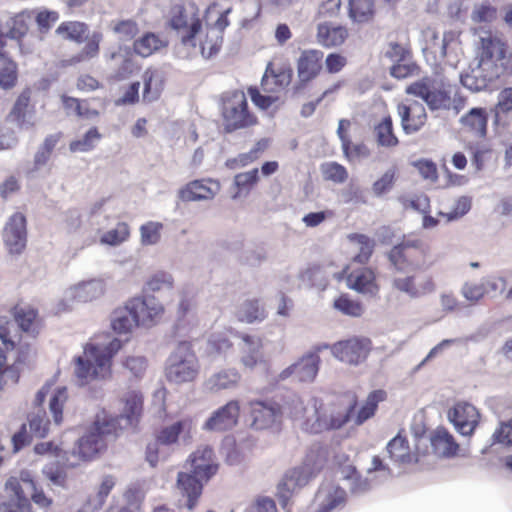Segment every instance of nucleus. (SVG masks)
Instances as JSON below:
<instances>
[{"label": "nucleus", "instance_id": "1", "mask_svg": "<svg viewBox=\"0 0 512 512\" xmlns=\"http://www.w3.org/2000/svg\"><path fill=\"white\" fill-rule=\"evenodd\" d=\"M504 21L512 29V4L504 7ZM477 59L476 66L460 76L462 85L472 92L483 91L494 80L512 74V51L496 37H481Z\"/></svg>", "mask_w": 512, "mask_h": 512}, {"label": "nucleus", "instance_id": "2", "mask_svg": "<svg viewBox=\"0 0 512 512\" xmlns=\"http://www.w3.org/2000/svg\"><path fill=\"white\" fill-rule=\"evenodd\" d=\"M121 425L117 419L106 413L97 414L93 424L86 433L80 437L72 450L64 452V465L70 468L77 467L81 462L94 459L106 449L110 441L118 436Z\"/></svg>", "mask_w": 512, "mask_h": 512}, {"label": "nucleus", "instance_id": "3", "mask_svg": "<svg viewBox=\"0 0 512 512\" xmlns=\"http://www.w3.org/2000/svg\"><path fill=\"white\" fill-rule=\"evenodd\" d=\"M190 471L179 472L177 487L185 500V507L193 510L202 494L203 481L207 482L218 469L214 462V451L210 446L198 448L190 456Z\"/></svg>", "mask_w": 512, "mask_h": 512}, {"label": "nucleus", "instance_id": "4", "mask_svg": "<svg viewBox=\"0 0 512 512\" xmlns=\"http://www.w3.org/2000/svg\"><path fill=\"white\" fill-rule=\"evenodd\" d=\"M121 340L114 338L105 346L87 344L83 355L75 358V375L81 385L104 378L110 372L111 359L120 350Z\"/></svg>", "mask_w": 512, "mask_h": 512}, {"label": "nucleus", "instance_id": "5", "mask_svg": "<svg viewBox=\"0 0 512 512\" xmlns=\"http://www.w3.org/2000/svg\"><path fill=\"white\" fill-rule=\"evenodd\" d=\"M168 23L171 29L176 31L184 46L196 47V36L202 29V22L195 3L185 1L172 5Z\"/></svg>", "mask_w": 512, "mask_h": 512}, {"label": "nucleus", "instance_id": "6", "mask_svg": "<svg viewBox=\"0 0 512 512\" xmlns=\"http://www.w3.org/2000/svg\"><path fill=\"white\" fill-rule=\"evenodd\" d=\"M322 467L314 460V453L307 454L302 465L287 470L277 484L276 495L282 508H286L292 496L305 487Z\"/></svg>", "mask_w": 512, "mask_h": 512}, {"label": "nucleus", "instance_id": "7", "mask_svg": "<svg viewBox=\"0 0 512 512\" xmlns=\"http://www.w3.org/2000/svg\"><path fill=\"white\" fill-rule=\"evenodd\" d=\"M199 370V361L192 345L181 342L166 361L165 375L169 382L182 384L193 381Z\"/></svg>", "mask_w": 512, "mask_h": 512}, {"label": "nucleus", "instance_id": "8", "mask_svg": "<svg viewBox=\"0 0 512 512\" xmlns=\"http://www.w3.org/2000/svg\"><path fill=\"white\" fill-rule=\"evenodd\" d=\"M222 117L224 129L230 133L247 128L256 122V118L248 110V102L243 91L227 92L222 100Z\"/></svg>", "mask_w": 512, "mask_h": 512}, {"label": "nucleus", "instance_id": "9", "mask_svg": "<svg viewBox=\"0 0 512 512\" xmlns=\"http://www.w3.org/2000/svg\"><path fill=\"white\" fill-rule=\"evenodd\" d=\"M406 93L421 98L431 111L450 110L452 107V90L449 84L424 78L410 84Z\"/></svg>", "mask_w": 512, "mask_h": 512}, {"label": "nucleus", "instance_id": "10", "mask_svg": "<svg viewBox=\"0 0 512 512\" xmlns=\"http://www.w3.org/2000/svg\"><path fill=\"white\" fill-rule=\"evenodd\" d=\"M368 474L379 473V479L372 480L361 476L356 467L348 465L342 468V479L346 482L352 495L359 496L367 493L375 484H379L392 476V471L379 456L372 458L371 467L367 469Z\"/></svg>", "mask_w": 512, "mask_h": 512}, {"label": "nucleus", "instance_id": "11", "mask_svg": "<svg viewBox=\"0 0 512 512\" xmlns=\"http://www.w3.org/2000/svg\"><path fill=\"white\" fill-rule=\"evenodd\" d=\"M36 487L29 471H22L20 478L10 477L5 490L10 495L9 501L0 505V512H31L28 492Z\"/></svg>", "mask_w": 512, "mask_h": 512}, {"label": "nucleus", "instance_id": "12", "mask_svg": "<svg viewBox=\"0 0 512 512\" xmlns=\"http://www.w3.org/2000/svg\"><path fill=\"white\" fill-rule=\"evenodd\" d=\"M321 406L322 403L317 398L308 397L307 400H304L301 396L291 393L284 398L283 404L280 405L281 416H288L305 431L306 422L316 417L317 410Z\"/></svg>", "mask_w": 512, "mask_h": 512}, {"label": "nucleus", "instance_id": "13", "mask_svg": "<svg viewBox=\"0 0 512 512\" xmlns=\"http://www.w3.org/2000/svg\"><path fill=\"white\" fill-rule=\"evenodd\" d=\"M323 52L310 49L302 51L297 59V82L292 87L293 96L304 90L307 84L313 81L322 70Z\"/></svg>", "mask_w": 512, "mask_h": 512}, {"label": "nucleus", "instance_id": "14", "mask_svg": "<svg viewBox=\"0 0 512 512\" xmlns=\"http://www.w3.org/2000/svg\"><path fill=\"white\" fill-rule=\"evenodd\" d=\"M330 349L332 355L339 361L356 366L368 357L371 341L368 338L353 337L336 342Z\"/></svg>", "mask_w": 512, "mask_h": 512}, {"label": "nucleus", "instance_id": "15", "mask_svg": "<svg viewBox=\"0 0 512 512\" xmlns=\"http://www.w3.org/2000/svg\"><path fill=\"white\" fill-rule=\"evenodd\" d=\"M328 344H324L317 348L316 351L308 352L303 355L297 362L282 370L278 376L279 380H286L294 377L299 382H312L318 374L320 365V356L318 351L328 348Z\"/></svg>", "mask_w": 512, "mask_h": 512}, {"label": "nucleus", "instance_id": "16", "mask_svg": "<svg viewBox=\"0 0 512 512\" xmlns=\"http://www.w3.org/2000/svg\"><path fill=\"white\" fill-rule=\"evenodd\" d=\"M240 416V403L230 400L214 410L202 425V430L209 432H226L237 426Z\"/></svg>", "mask_w": 512, "mask_h": 512}, {"label": "nucleus", "instance_id": "17", "mask_svg": "<svg viewBox=\"0 0 512 512\" xmlns=\"http://www.w3.org/2000/svg\"><path fill=\"white\" fill-rule=\"evenodd\" d=\"M249 426L254 430H265L281 417L280 405L271 400L249 401Z\"/></svg>", "mask_w": 512, "mask_h": 512}, {"label": "nucleus", "instance_id": "18", "mask_svg": "<svg viewBox=\"0 0 512 512\" xmlns=\"http://www.w3.org/2000/svg\"><path fill=\"white\" fill-rule=\"evenodd\" d=\"M127 304L137 326H153L164 312L163 305L152 295L134 297Z\"/></svg>", "mask_w": 512, "mask_h": 512}, {"label": "nucleus", "instance_id": "19", "mask_svg": "<svg viewBox=\"0 0 512 512\" xmlns=\"http://www.w3.org/2000/svg\"><path fill=\"white\" fill-rule=\"evenodd\" d=\"M3 241L10 254L19 255L27 244V221L20 213L12 214L3 229Z\"/></svg>", "mask_w": 512, "mask_h": 512}, {"label": "nucleus", "instance_id": "20", "mask_svg": "<svg viewBox=\"0 0 512 512\" xmlns=\"http://www.w3.org/2000/svg\"><path fill=\"white\" fill-rule=\"evenodd\" d=\"M315 512H337L342 510L347 503V492L344 488L335 483H323L316 495Z\"/></svg>", "mask_w": 512, "mask_h": 512}, {"label": "nucleus", "instance_id": "21", "mask_svg": "<svg viewBox=\"0 0 512 512\" xmlns=\"http://www.w3.org/2000/svg\"><path fill=\"white\" fill-rule=\"evenodd\" d=\"M392 287L411 299L421 298L436 290L432 277L425 276L418 281V277L414 274L394 277L392 279Z\"/></svg>", "mask_w": 512, "mask_h": 512}, {"label": "nucleus", "instance_id": "22", "mask_svg": "<svg viewBox=\"0 0 512 512\" xmlns=\"http://www.w3.org/2000/svg\"><path fill=\"white\" fill-rule=\"evenodd\" d=\"M448 418L458 433L470 436L478 424L479 413L472 404L459 402L449 410Z\"/></svg>", "mask_w": 512, "mask_h": 512}, {"label": "nucleus", "instance_id": "23", "mask_svg": "<svg viewBox=\"0 0 512 512\" xmlns=\"http://www.w3.org/2000/svg\"><path fill=\"white\" fill-rule=\"evenodd\" d=\"M350 418V409L345 412L332 413L329 416L320 413L317 410L316 417L306 422L305 431L312 434H318L327 430H336L343 427Z\"/></svg>", "mask_w": 512, "mask_h": 512}, {"label": "nucleus", "instance_id": "24", "mask_svg": "<svg viewBox=\"0 0 512 512\" xmlns=\"http://www.w3.org/2000/svg\"><path fill=\"white\" fill-rule=\"evenodd\" d=\"M105 289L106 284L103 279H91L82 281L69 288L66 295L77 302L87 303L100 298L104 294Z\"/></svg>", "mask_w": 512, "mask_h": 512}, {"label": "nucleus", "instance_id": "25", "mask_svg": "<svg viewBox=\"0 0 512 512\" xmlns=\"http://www.w3.org/2000/svg\"><path fill=\"white\" fill-rule=\"evenodd\" d=\"M214 184L218 187V183L212 180H193L179 189L177 197L182 202H195L202 200L212 199L216 191H214L208 184Z\"/></svg>", "mask_w": 512, "mask_h": 512}, {"label": "nucleus", "instance_id": "26", "mask_svg": "<svg viewBox=\"0 0 512 512\" xmlns=\"http://www.w3.org/2000/svg\"><path fill=\"white\" fill-rule=\"evenodd\" d=\"M239 338L242 341L240 345L241 363L252 369L263 361L262 341L259 337L246 333H241Z\"/></svg>", "mask_w": 512, "mask_h": 512}, {"label": "nucleus", "instance_id": "27", "mask_svg": "<svg viewBox=\"0 0 512 512\" xmlns=\"http://www.w3.org/2000/svg\"><path fill=\"white\" fill-rule=\"evenodd\" d=\"M430 443L434 454L441 458L455 456L459 448L453 436L443 427H438L431 433Z\"/></svg>", "mask_w": 512, "mask_h": 512}, {"label": "nucleus", "instance_id": "28", "mask_svg": "<svg viewBox=\"0 0 512 512\" xmlns=\"http://www.w3.org/2000/svg\"><path fill=\"white\" fill-rule=\"evenodd\" d=\"M386 451L390 460L396 465L417 462V459L411 453L407 438L403 437L400 433L387 443Z\"/></svg>", "mask_w": 512, "mask_h": 512}, {"label": "nucleus", "instance_id": "29", "mask_svg": "<svg viewBox=\"0 0 512 512\" xmlns=\"http://www.w3.org/2000/svg\"><path fill=\"white\" fill-rule=\"evenodd\" d=\"M488 115L485 108L474 107L460 118L464 129L476 137L484 138L487 134Z\"/></svg>", "mask_w": 512, "mask_h": 512}, {"label": "nucleus", "instance_id": "30", "mask_svg": "<svg viewBox=\"0 0 512 512\" xmlns=\"http://www.w3.org/2000/svg\"><path fill=\"white\" fill-rule=\"evenodd\" d=\"M347 284L358 293L371 297L379 291L373 271L367 268L352 272L347 278Z\"/></svg>", "mask_w": 512, "mask_h": 512}, {"label": "nucleus", "instance_id": "31", "mask_svg": "<svg viewBox=\"0 0 512 512\" xmlns=\"http://www.w3.org/2000/svg\"><path fill=\"white\" fill-rule=\"evenodd\" d=\"M143 400L142 396L136 392H131L127 395L125 400V406L123 409V413L113 417V419H117L118 423L121 425V428H118V432L128 426L134 425L142 412Z\"/></svg>", "mask_w": 512, "mask_h": 512}, {"label": "nucleus", "instance_id": "32", "mask_svg": "<svg viewBox=\"0 0 512 512\" xmlns=\"http://www.w3.org/2000/svg\"><path fill=\"white\" fill-rule=\"evenodd\" d=\"M34 14V10L25 9L11 17L6 22L8 28L5 32L6 37L20 41L28 33Z\"/></svg>", "mask_w": 512, "mask_h": 512}, {"label": "nucleus", "instance_id": "33", "mask_svg": "<svg viewBox=\"0 0 512 512\" xmlns=\"http://www.w3.org/2000/svg\"><path fill=\"white\" fill-rule=\"evenodd\" d=\"M241 375L236 369H223L212 374L204 383L206 390L218 392L225 389H231L237 386Z\"/></svg>", "mask_w": 512, "mask_h": 512}, {"label": "nucleus", "instance_id": "34", "mask_svg": "<svg viewBox=\"0 0 512 512\" xmlns=\"http://www.w3.org/2000/svg\"><path fill=\"white\" fill-rule=\"evenodd\" d=\"M348 31L343 26L321 23L317 27V41L324 47H336L345 42Z\"/></svg>", "mask_w": 512, "mask_h": 512}, {"label": "nucleus", "instance_id": "35", "mask_svg": "<svg viewBox=\"0 0 512 512\" xmlns=\"http://www.w3.org/2000/svg\"><path fill=\"white\" fill-rule=\"evenodd\" d=\"M143 100L145 102L156 101L163 90L164 80L161 72L154 69H147L143 76Z\"/></svg>", "mask_w": 512, "mask_h": 512}, {"label": "nucleus", "instance_id": "36", "mask_svg": "<svg viewBox=\"0 0 512 512\" xmlns=\"http://www.w3.org/2000/svg\"><path fill=\"white\" fill-rule=\"evenodd\" d=\"M239 321L248 324L262 322L266 318V311L258 299H247L243 301L236 312Z\"/></svg>", "mask_w": 512, "mask_h": 512}, {"label": "nucleus", "instance_id": "37", "mask_svg": "<svg viewBox=\"0 0 512 512\" xmlns=\"http://www.w3.org/2000/svg\"><path fill=\"white\" fill-rule=\"evenodd\" d=\"M88 25L79 21L62 22L55 30L61 38L81 44L88 35Z\"/></svg>", "mask_w": 512, "mask_h": 512}, {"label": "nucleus", "instance_id": "38", "mask_svg": "<svg viewBox=\"0 0 512 512\" xmlns=\"http://www.w3.org/2000/svg\"><path fill=\"white\" fill-rule=\"evenodd\" d=\"M30 102V95L28 92H23L19 95L13 105L12 110L8 115V119L21 129H29L33 126V122L27 119V108Z\"/></svg>", "mask_w": 512, "mask_h": 512}, {"label": "nucleus", "instance_id": "39", "mask_svg": "<svg viewBox=\"0 0 512 512\" xmlns=\"http://www.w3.org/2000/svg\"><path fill=\"white\" fill-rule=\"evenodd\" d=\"M166 43L155 33L147 32L133 43L134 52L141 57H148L158 51Z\"/></svg>", "mask_w": 512, "mask_h": 512}, {"label": "nucleus", "instance_id": "40", "mask_svg": "<svg viewBox=\"0 0 512 512\" xmlns=\"http://www.w3.org/2000/svg\"><path fill=\"white\" fill-rule=\"evenodd\" d=\"M134 326H137L136 318L127 303L125 307L118 308L113 312L111 327L116 333L127 334Z\"/></svg>", "mask_w": 512, "mask_h": 512}, {"label": "nucleus", "instance_id": "41", "mask_svg": "<svg viewBox=\"0 0 512 512\" xmlns=\"http://www.w3.org/2000/svg\"><path fill=\"white\" fill-rule=\"evenodd\" d=\"M386 397L387 393L381 389L370 392L356 416L355 423L361 425L371 418L375 414L378 404L384 401Z\"/></svg>", "mask_w": 512, "mask_h": 512}, {"label": "nucleus", "instance_id": "42", "mask_svg": "<svg viewBox=\"0 0 512 512\" xmlns=\"http://www.w3.org/2000/svg\"><path fill=\"white\" fill-rule=\"evenodd\" d=\"M374 0H349V17L357 23H366L374 15Z\"/></svg>", "mask_w": 512, "mask_h": 512}, {"label": "nucleus", "instance_id": "43", "mask_svg": "<svg viewBox=\"0 0 512 512\" xmlns=\"http://www.w3.org/2000/svg\"><path fill=\"white\" fill-rule=\"evenodd\" d=\"M375 135L377 143L383 147H395L398 145V138L393 131V122L390 116L384 117L382 121L375 126Z\"/></svg>", "mask_w": 512, "mask_h": 512}, {"label": "nucleus", "instance_id": "44", "mask_svg": "<svg viewBox=\"0 0 512 512\" xmlns=\"http://www.w3.org/2000/svg\"><path fill=\"white\" fill-rule=\"evenodd\" d=\"M259 180V171L257 168H254L247 172L238 173L234 177V185L238 189L235 194L232 195V199H237L241 197L242 194H249L252 187Z\"/></svg>", "mask_w": 512, "mask_h": 512}, {"label": "nucleus", "instance_id": "45", "mask_svg": "<svg viewBox=\"0 0 512 512\" xmlns=\"http://www.w3.org/2000/svg\"><path fill=\"white\" fill-rule=\"evenodd\" d=\"M28 422L30 433L36 438H44L47 436L49 431V420L46 417V412L43 409H37L36 411L28 415Z\"/></svg>", "mask_w": 512, "mask_h": 512}, {"label": "nucleus", "instance_id": "46", "mask_svg": "<svg viewBox=\"0 0 512 512\" xmlns=\"http://www.w3.org/2000/svg\"><path fill=\"white\" fill-rule=\"evenodd\" d=\"M17 81V66L5 55L0 56V87L10 89Z\"/></svg>", "mask_w": 512, "mask_h": 512}, {"label": "nucleus", "instance_id": "47", "mask_svg": "<svg viewBox=\"0 0 512 512\" xmlns=\"http://www.w3.org/2000/svg\"><path fill=\"white\" fill-rule=\"evenodd\" d=\"M387 258L394 270L400 273L405 272L409 267L414 265L408 251L403 250V247H399L396 244H394L392 249L387 253Z\"/></svg>", "mask_w": 512, "mask_h": 512}, {"label": "nucleus", "instance_id": "48", "mask_svg": "<svg viewBox=\"0 0 512 512\" xmlns=\"http://www.w3.org/2000/svg\"><path fill=\"white\" fill-rule=\"evenodd\" d=\"M460 294L470 305H475L484 298L487 294V289L485 283H482V280L480 283L466 281L460 288Z\"/></svg>", "mask_w": 512, "mask_h": 512}, {"label": "nucleus", "instance_id": "49", "mask_svg": "<svg viewBox=\"0 0 512 512\" xmlns=\"http://www.w3.org/2000/svg\"><path fill=\"white\" fill-rule=\"evenodd\" d=\"M103 39L101 32L95 31L90 36H86V44L75 57L76 61H85L95 58L99 54L100 43Z\"/></svg>", "mask_w": 512, "mask_h": 512}, {"label": "nucleus", "instance_id": "50", "mask_svg": "<svg viewBox=\"0 0 512 512\" xmlns=\"http://www.w3.org/2000/svg\"><path fill=\"white\" fill-rule=\"evenodd\" d=\"M101 135L96 127H91L81 139L72 141L69 148L72 152L91 151L100 140Z\"/></svg>", "mask_w": 512, "mask_h": 512}, {"label": "nucleus", "instance_id": "51", "mask_svg": "<svg viewBox=\"0 0 512 512\" xmlns=\"http://www.w3.org/2000/svg\"><path fill=\"white\" fill-rule=\"evenodd\" d=\"M396 170L388 169L378 180L372 184V193L375 197L381 198L389 193L395 184Z\"/></svg>", "mask_w": 512, "mask_h": 512}, {"label": "nucleus", "instance_id": "52", "mask_svg": "<svg viewBox=\"0 0 512 512\" xmlns=\"http://www.w3.org/2000/svg\"><path fill=\"white\" fill-rule=\"evenodd\" d=\"M59 18L60 15L57 11L48 9L36 12L33 17L37 25V30L41 35L47 34Z\"/></svg>", "mask_w": 512, "mask_h": 512}, {"label": "nucleus", "instance_id": "53", "mask_svg": "<svg viewBox=\"0 0 512 512\" xmlns=\"http://www.w3.org/2000/svg\"><path fill=\"white\" fill-rule=\"evenodd\" d=\"M163 224L149 221L140 227L141 243L145 246L155 245L160 241Z\"/></svg>", "mask_w": 512, "mask_h": 512}, {"label": "nucleus", "instance_id": "54", "mask_svg": "<svg viewBox=\"0 0 512 512\" xmlns=\"http://www.w3.org/2000/svg\"><path fill=\"white\" fill-rule=\"evenodd\" d=\"M67 388L58 387L49 401V408L53 415L54 422L58 425L62 421L63 404L67 400Z\"/></svg>", "mask_w": 512, "mask_h": 512}, {"label": "nucleus", "instance_id": "55", "mask_svg": "<svg viewBox=\"0 0 512 512\" xmlns=\"http://www.w3.org/2000/svg\"><path fill=\"white\" fill-rule=\"evenodd\" d=\"M501 113H512V87L504 88L498 95V103L494 110V124L502 123Z\"/></svg>", "mask_w": 512, "mask_h": 512}, {"label": "nucleus", "instance_id": "56", "mask_svg": "<svg viewBox=\"0 0 512 512\" xmlns=\"http://www.w3.org/2000/svg\"><path fill=\"white\" fill-rule=\"evenodd\" d=\"M334 307L345 315L360 317L364 313V308L358 301L350 299L346 295H341L334 301Z\"/></svg>", "mask_w": 512, "mask_h": 512}, {"label": "nucleus", "instance_id": "57", "mask_svg": "<svg viewBox=\"0 0 512 512\" xmlns=\"http://www.w3.org/2000/svg\"><path fill=\"white\" fill-rule=\"evenodd\" d=\"M397 113L403 114L404 120H407L406 118L409 115H415L418 117L424 124L427 120V113L425 110V107L422 103L416 101V100H407L404 103H400L397 106Z\"/></svg>", "mask_w": 512, "mask_h": 512}, {"label": "nucleus", "instance_id": "58", "mask_svg": "<svg viewBox=\"0 0 512 512\" xmlns=\"http://www.w3.org/2000/svg\"><path fill=\"white\" fill-rule=\"evenodd\" d=\"M36 311L31 308H14V319L19 328L24 332H33V323Z\"/></svg>", "mask_w": 512, "mask_h": 512}, {"label": "nucleus", "instance_id": "59", "mask_svg": "<svg viewBox=\"0 0 512 512\" xmlns=\"http://www.w3.org/2000/svg\"><path fill=\"white\" fill-rule=\"evenodd\" d=\"M492 444L512 446V419L502 421L491 436Z\"/></svg>", "mask_w": 512, "mask_h": 512}, {"label": "nucleus", "instance_id": "60", "mask_svg": "<svg viewBox=\"0 0 512 512\" xmlns=\"http://www.w3.org/2000/svg\"><path fill=\"white\" fill-rule=\"evenodd\" d=\"M231 348L229 339L222 335H212L206 344V353L212 357L225 354Z\"/></svg>", "mask_w": 512, "mask_h": 512}, {"label": "nucleus", "instance_id": "61", "mask_svg": "<svg viewBox=\"0 0 512 512\" xmlns=\"http://www.w3.org/2000/svg\"><path fill=\"white\" fill-rule=\"evenodd\" d=\"M113 31L121 41L132 40L139 32L138 24L133 20H122L115 24Z\"/></svg>", "mask_w": 512, "mask_h": 512}, {"label": "nucleus", "instance_id": "62", "mask_svg": "<svg viewBox=\"0 0 512 512\" xmlns=\"http://www.w3.org/2000/svg\"><path fill=\"white\" fill-rule=\"evenodd\" d=\"M183 430V422L177 421L170 426L164 427L157 436L156 442L162 445H170L178 440Z\"/></svg>", "mask_w": 512, "mask_h": 512}, {"label": "nucleus", "instance_id": "63", "mask_svg": "<svg viewBox=\"0 0 512 512\" xmlns=\"http://www.w3.org/2000/svg\"><path fill=\"white\" fill-rule=\"evenodd\" d=\"M412 165L418 170L424 180L436 182L438 179V170L436 164L430 159H419L412 162Z\"/></svg>", "mask_w": 512, "mask_h": 512}, {"label": "nucleus", "instance_id": "64", "mask_svg": "<svg viewBox=\"0 0 512 512\" xmlns=\"http://www.w3.org/2000/svg\"><path fill=\"white\" fill-rule=\"evenodd\" d=\"M322 172L325 179L331 180L335 183H343L348 177L346 168L336 162L323 165Z\"/></svg>", "mask_w": 512, "mask_h": 512}]
</instances>
